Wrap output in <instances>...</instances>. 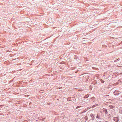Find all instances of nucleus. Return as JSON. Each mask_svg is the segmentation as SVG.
Segmentation results:
<instances>
[{"label":"nucleus","mask_w":122,"mask_h":122,"mask_svg":"<svg viewBox=\"0 0 122 122\" xmlns=\"http://www.w3.org/2000/svg\"><path fill=\"white\" fill-rule=\"evenodd\" d=\"M114 95H118L119 94V92L117 90H116L114 91Z\"/></svg>","instance_id":"f257e3e1"},{"label":"nucleus","mask_w":122,"mask_h":122,"mask_svg":"<svg viewBox=\"0 0 122 122\" xmlns=\"http://www.w3.org/2000/svg\"><path fill=\"white\" fill-rule=\"evenodd\" d=\"M101 82L102 83H103L104 82V81L102 80H101Z\"/></svg>","instance_id":"f03ea898"},{"label":"nucleus","mask_w":122,"mask_h":122,"mask_svg":"<svg viewBox=\"0 0 122 122\" xmlns=\"http://www.w3.org/2000/svg\"><path fill=\"white\" fill-rule=\"evenodd\" d=\"M98 115H97V118H98Z\"/></svg>","instance_id":"7ed1b4c3"},{"label":"nucleus","mask_w":122,"mask_h":122,"mask_svg":"<svg viewBox=\"0 0 122 122\" xmlns=\"http://www.w3.org/2000/svg\"><path fill=\"white\" fill-rule=\"evenodd\" d=\"M92 114H91V115H92Z\"/></svg>","instance_id":"20e7f679"}]
</instances>
